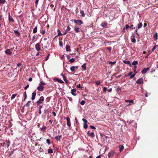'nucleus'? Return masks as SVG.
<instances>
[{"mask_svg":"<svg viewBox=\"0 0 158 158\" xmlns=\"http://www.w3.org/2000/svg\"><path fill=\"white\" fill-rule=\"evenodd\" d=\"M57 32H58V34L57 36L62 35V34L60 32V29H58Z\"/></svg>","mask_w":158,"mask_h":158,"instance_id":"35","label":"nucleus"},{"mask_svg":"<svg viewBox=\"0 0 158 158\" xmlns=\"http://www.w3.org/2000/svg\"><path fill=\"white\" fill-rule=\"evenodd\" d=\"M46 127L45 126H44L41 128V130L42 131H44L46 129Z\"/></svg>","mask_w":158,"mask_h":158,"instance_id":"55","label":"nucleus"},{"mask_svg":"<svg viewBox=\"0 0 158 158\" xmlns=\"http://www.w3.org/2000/svg\"><path fill=\"white\" fill-rule=\"evenodd\" d=\"M136 83L141 84L143 83V80L142 78H140L137 80L136 81Z\"/></svg>","mask_w":158,"mask_h":158,"instance_id":"4","label":"nucleus"},{"mask_svg":"<svg viewBox=\"0 0 158 158\" xmlns=\"http://www.w3.org/2000/svg\"><path fill=\"white\" fill-rule=\"evenodd\" d=\"M45 83L43 82L42 81H41L40 82V83L39 84V85H41L43 86V85H45Z\"/></svg>","mask_w":158,"mask_h":158,"instance_id":"37","label":"nucleus"},{"mask_svg":"<svg viewBox=\"0 0 158 158\" xmlns=\"http://www.w3.org/2000/svg\"><path fill=\"white\" fill-rule=\"evenodd\" d=\"M82 121L85 123H87V120L84 118H83L82 119Z\"/></svg>","mask_w":158,"mask_h":158,"instance_id":"56","label":"nucleus"},{"mask_svg":"<svg viewBox=\"0 0 158 158\" xmlns=\"http://www.w3.org/2000/svg\"><path fill=\"white\" fill-rule=\"evenodd\" d=\"M16 94H13L12 95V96L11 98V99L13 100L15 98V97L16 96Z\"/></svg>","mask_w":158,"mask_h":158,"instance_id":"38","label":"nucleus"},{"mask_svg":"<svg viewBox=\"0 0 158 158\" xmlns=\"http://www.w3.org/2000/svg\"><path fill=\"white\" fill-rule=\"evenodd\" d=\"M77 88H79L80 89H82V87L81 86L80 84H79L77 85Z\"/></svg>","mask_w":158,"mask_h":158,"instance_id":"47","label":"nucleus"},{"mask_svg":"<svg viewBox=\"0 0 158 158\" xmlns=\"http://www.w3.org/2000/svg\"><path fill=\"white\" fill-rule=\"evenodd\" d=\"M132 42L135 43L136 42V39L135 38V36L134 35H133L131 38Z\"/></svg>","mask_w":158,"mask_h":158,"instance_id":"19","label":"nucleus"},{"mask_svg":"<svg viewBox=\"0 0 158 158\" xmlns=\"http://www.w3.org/2000/svg\"><path fill=\"white\" fill-rule=\"evenodd\" d=\"M59 44L60 46L61 47H63V43L62 42L60 41H59Z\"/></svg>","mask_w":158,"mask_h":158,"instance_id":"51","label":"nucleus"},{"mask_svg":"<svg viewBox=\"0 0 158 158\" xmlns=\"http://www.w3.org/2000/svg\"><path fill=\"white\" fill-rule=\"evenodd\" d=\"M85 101L84 100H82V101L81 102H80V104L82 105H84V104H85Z\"/></svg>","mask_w":158,"mask_h":158,"instance_id":"46","label":"nucleus"},{"mask_svg":"<svg viewBox=\"0 0 158 158\" xmlns=\"http://www.w3.org/2000/svg\"><path fill=\"white\" fill-rule=\"evenodd\" d=\"M123 63L126 64H127L130 66L131 65V62L130 61L124 60L123 61Z\"/></svg>","mask_w":158,"mask_h":158,"instance_id":"22","label":"nucleus"},{"mask_svg":"<svg viewBox=\"0 0 158 158\" xmlns=\"http://www.w3.org/2000/svg\"><path fill=\"white\" fill-rule=\"evenodd\" d=\"M45 30H43L42 32V34L43 35H44L45 34Z\"/></svg>","mask_w":158,"mask_h":158,"instance_id":"63","label":"nucleus"},{"mask_svg":"<svg viewBox=\"0 0 158 158\" xmlns=\"http://www.w3.org/2000/svg\"><path fill=\"white\" fill-rule=\"evenodd\" d=\"M36 95V93L35 92H34L32 93L31 96V100H33L35 99Z\"/></svg>","mask_w":158,"mask_h":158,"instance_id":"14","label":"nucleus"},{"mask_svg":"<svg viewBox=\"0 0 158 158\" xmlns=\"http://www.w3.org/2000/svg\"><path fill=\"white\" fill-rule=\"evenodd\" d=\"M90 127L92 129H96V128L94 126H90Z\"/></svg>","mask_w":158,"mask_h":158,"instance_id":"59","label":"nucleus"},{"mask_svg":"<svg viewBox=\"0 0 158 158\" xmlns=\"http://www.w3.org/2000/svg\"><path fill=\"white\" fill-rule=\"evenodd\" d=\"M67 120V124L69 127H70L71 126V124L70 121V119L68 117L66 118Z\"/></svg>","mask_w":158,"mask_h":158,"instance_id":"6","label":"nucleus"},{"mask_svg":"<svg viewBox=\"0 0 158 158\" xmlns=\"http://www.w3.org/2000/svg\"><path fill=\"white\" fill-rule=\"evenodd\" d=\"M142 24L141 23H140L138 25V29H140L142 27Z\"/></svg>","mask_w":158,"mask_h":158,"instance_id":"30","label":"nucleus"},{"mask_svg":"<svg viewBox=\"0 0 158 158\" xmlns=\"http://www.w3.org/2000/svg\"><path fill=\"white\" fill-rule=\"evenodd\" d=\"M52 114L54 116H56V113L55 112L53 111L52 112Z\"/></svg>","mask_w":158,"mask_h":158,"instance_id":"64","label":"nucleus"},{"mask_svg":"<svg viewBox=\"0 0 158 158\" xmlns=\"http://www.w3.org/2000/svg\"><path fill=\"white\" fill-rule=\"evenodd\" d=\"M157 48H158V45H155L153 48L152 49V51L153 52Z\"/></svg>","mask_w":158,"mask_h":158,"instance_id":"34","label":"nucleus"},{"mask_svg":"<svg viewBox=\"0 0 158 158\" xmlns=\"http://www.w3.org/2000/svg\"><path fill=\"white\" fill-rule=\"evenodd\" d=\"M46 143L48 145H50V141L49 139H47L46 140Z\"/></svg>","mask_w":158,"mask_h":158,"instance_id":"40","label":"nucleus"},{"mask_svg":"<svg viewBox=\"0 0 158 158\" xmlns=\"http://www.w3.org/2000/svg\"><path fill=\"white\" fill-rule=\"evenodd\" d=\"M158 35L156 32L155 33L153 36V38L154 39L157 40L158 39Z\"/></svg>","mask_w":158,"mask_h":158,"instance_id":"26","label":"nucleus"},{"mask_svg":"<svg viewBox=\"0 0 158 158\" xmlns=\"http://www.w3.org/2000/svg\"><path fill=\"white\" fill-rule=\"evenodd\" d=\"M87 134L89 136L92 138H94L95 136L94 133L93 132L90 133L89 131H88L87 132Z\"/></svg>","mask_w":158,"mask_h":158,"instance_id":"5","label":"nucleus"},{"mask_svg":"<svg viewBox=\"0 0 158 158\" xmlns=\"http://www.w3.org/2000/svg\"><path fill=\"white\" fill-rule=\"evenodd\" d=\"M86 63H84L81 66L82 69L83 71H85L86 70Z\"/></svg>","mask_w":158,"mask_h":158,"instance_id":"17","label":"nucleus"},{"mask_svg":"<svg viewBox=\"0 0 158 158\" xmlns=\"http://www.w3.org/2000/svg\"><path fill=\"white\" fill-rule=\"evenodd\" d=\"M39 1V0H36V1H35V6H37L38 5Z\"/></svg>","mask_w":158,"mask_h":158,"instance_id":"54","label":"nucleus"},{"mask_svg":"<svg viewBox=\"0 0 158 158\" xmlns=\"http://www.w3.org/2000/svg\"><path fill=\"white\" fill-rule=\"evenodd\" d=\"M37 89L39 91H42L44 89V87L43 86L39 85L37 87Z\"/></svg>","mask_w":158,"mask_h":158,"instance_id":"12","label":"nucleus"},{"mask_svg":"<svg viewBox=\"0 0 158 158\" xmlns=\"http://www.w3.org/2000/svg\"><path fill=\"white\" fill-rule=\"evenodd\" d=\"M35 49L37 51H39L40 50V43H38L35 45Z\"/></svg>","mask_w":158,"mask_h":158,"instance_id":"3","label":"nucleus"},{"mask_svg":"<svg viewBox=\"0 0 158 158\" xmlns=\"http://www.w3.org/2000/svg\"><path fill=\"white\" fill-rule=\"evenodd\" d=\"M80 13L81 14V16L83 17H84L85 16V14H84V11L82 10H80Z\"/></svg>","mask_w":158,"mask_h":158,"instance_id":"24","label":"nucleus"},{"mask_svg":"<svg viewBox=\"0 0 158 158\" xmlns=\"http://www.w3.org/2000/svg\"><path fill=\"white\" fill-rule=\"evenodd\" d=\"M23 96L24 98V100L25 101V99H26L27 98L26 91H25L23 94Z\"/></svg>","mask_w":158,"mask_h":158,"instance_id":"25","label":"nucleus"},{"mask_svg":"<svg viewBox=\"0 0 158 158\" xmlns=\"http://www.w3.org/2000/svg\"><path fill=\"white\" fill-rule=\"evenodd\" d=\"M125 102H129L130 103H133L134 102V101L132 100H131V99H126L125 100ZM131 105L130 103L128 104L127 105Z\"/></svg>","mask_w":158,"mask_h":158,"instance_id":"13","label":"nucleus"},{"mask_svg":"<svg viewBox=\"0 0 158 158\" xmlns=\"http://www.w3.org/2000/svg\"><path fill=\"white\" fill-rule=\"evenodd\" d=\"M107 49L109 50V52H110L111 50V47H109L107 48Z\"/></svg>","mask_w":158,"mask_h":158,"instance_id":"57","label":"nucleus"},{"mask_svg":"<svg viewBox=\"0 0 158 158\" xmlns=\"http://www.w3.org/2000/svg\"><path fill=\"white\" fill-rule=\"evenodd\" d=\"M2 144L3 145L2 146L5 147V146L6 145V143H5V142H3L2 143Z\"/></svg>","mask_w":158,"mask_h":158,"instance_id":"62","label":"nucleus"},{"mask_svg":"<svg viewBox=\"0 0 158 158\" xmlns=\"http://www.w3.org/2000/svg\"><path fill=\"white\" fill-rule=\"evenodd\" d=\"M7 144L6 145V146H7V148H8L10 146V142L9 140H8L7 141Z\"/></svg>","mask_w":158,"mask_h":158,"instance_id":"42","label":"nucleus"},{"mask_svg":"<svg viewBox=\"0 0 158 158\" xmlns=\"http://www.w3.org/2000/svg\"><path fill=\"white\" fill-rule=\"evenodd\" d=\"M70 69L71 71H72V72L74 71L75 69V66H72L71 67Z\"/></svg>","mask_w":158,"mask_h":158,"instance_id":"33","label":"nucleus"},{"mask_svg":"<svg viewBox=\"0 0 158 158\" xmlns=\"http://www.w3.org/2000/svg\"><path fill=\"white\" fill-rule=\"evenodd\" d=\"M138 64V62L137 61H133L132 63V64L133 65L136 66L135 65L137 64Z\"/></svg>","mask_w":158,"mask_h":158,"instance_id":"27","label":"nucleus"},{"mask_svg":"<svg viewBox=\"0 0 158 158\" xmlns=\"http://www.w3.org/2000/svg\"><path fill=\"white\" fill-rule=\"evenodd\" d=\"M114 152H111L108 153V157L109 158H110V157L113 156H114Z\"/></svg>","mask_w":158,"mask_h":158,"instance_id":"18","label":"nucleus"},{"mask_svg":"<svg viewBox=\"0 0 158 158\" xmlns=\"http://www.w3.org/2000/svg\"><path fill=\"white\" fill-rule=\"evenodd\" d=\"M31 102V101H28L27 103V104H26V106H27V107H28L29 106H30V105H29V103H30Z\"/></svg>","mask_w":158,"mask_h":158,"instance_id":"48","label":"nucleus"},{"mask_svg":"<svg viewBox=\"0 0 158 158\" xmlns=\"http://www.w3.org/2000/svg\"><path fill=\"white\" fill-rule=\"evenodd\" d=\"M9 17H8V19L9 22H11L13 23L14 22V20L13 19V18L10 16V13H9Z\"/></svg>","mask_w":158,"mask_h":158,"instance_id":"8","label":"nucleus"},{"mask_svg":"<svg viewBox=\"0 0 158 158\" xmlns=\"http://www.w3.org/2000/svg\"><path fill=\"white\" fill-rule=\"evenodd\" d=\"M121 90V88L119 87H118L116 89V91L117 93H118L120 92Z\"/></svg>","mask_w":158,"mask_h":158,"instance_id":"32","label":"nucleus"},{"mask_svg":"<svg viewBox=\"0 0 158 158\" xmlns=\"http://www.w3.org/2000/svg\"><path fill=\"white\" fill-rule=\"evenodd\" d=\"M116 63V61H114V62H112V61H110L109 62V64H115Z\"/></svg>","mask_w":158,"mask_h":158,"instance_id":"49","label":"nucleus"},{"mask_svg":"<svg viewBox=\"0 0 158 158\" xmlns=\"http://www.w3.org/2000/svg\"><path fill=\"white\" fill-rule=\"evenodd\" d=\"M69 62L71 63L75 61V59L73 58H72L69 60Z\"/></svg>","mask_w":158,"mask_h":158,"instance_id":"44","label":"nucleus"},{"mask_svg":"<svg viewBox=\"0 0 158 158\" xmlns=\"http://www.w3.org/2000/svg\"><path fill=\"white\" fill-rule=\"evenodd\" d=\"M71 29L69 27V25L67 26V28L66 29L65 31L66 32H68V31H69Z\"/></svg>","mask_w":158,"mask_h":158,"instance_id":"36","label":"nucleus"},{"mask_svg":"<svg viewBox=\"0 0 158 158\" xmlns=\"http://www.w3.org/2000/svg\"><path fill=\"white\" fill-rule=\"evenodd\" d=\"M133 25L132 24L130 27H129V28L131 29H133V28L135 29V27L133 28Z\"/></svg>","mask_w":158,"mask_h":158,"instance_id":"58","label":"nucleus"},{"mask_svg":"<svg viewBox=\"0 0 158 158\" xmlns=\"http://www.w3.org/2000/svg\"><path fill=\"white\" fill-rule=\"evenodd\" d=\"M12 52L10 49H7L5 51L6 54L8 55H10L12 54Z\"/></svg>","mask_w":158,"mask_h":158,"instance_id":"10","label":"nucleus"},{"mask_svg":"<svg viewBox=\"0 0 158 158\" xmlns=\"http://www.w3.org/2000/svg\"><path fill=\"white\" fill-rule=\"evenodd\" d=\"M137 66H134V71L135 72L134 73L136 74L137 73V72L136 71V68H137Z\"/></svg>","mask_w":158,"mask_h":158,"instance_id":"41","label":"nucleus"},{"mask_svg":"<svg viewBox=\"0 0 158 158\" xmlns=\"http://www.w3.org/2000/svg\"><path fill=\"white\" fill-rule=\"evenodd\" d=\"M14 31L16 34L18 35H20V33L18 31L15 30H14Z\"/></svg>","mask_w":158,"mask_h":158,"instance_id":"31","label":"nucleus"},{"mask_svg":"<svg viewBox=\"0 0 158 158\" xmlns=\"http://www.w3.org/2000/svg\"><path fill=\"white\" fill-rule=\"evenodd\" d=\"M61 76L62 77H63V78L64 80L66 82V83L67 84H69V81H67L64 75V74H63L61 73Z\"/></svg>","mask_w":158,"mask_h":158,"instance_id":"9","label":"nucleus"},{"mask_svg":"<svg viewBox=\"0 0 158 158\" xmlns=\"http://www.w3.org/2000/svg\"><path fill=\"white\" fill-rule=\"evenodd\" d=\"M83 127L85 129H86L87 128L88 126H87V123H84V125H83Z\"/></svg>","mask_w":158,"mask_h":158,"instance_id":"39","label":"nucleus"},{"mask_svg":"<svg viewBox=\"0 0 158 158\" xmlns=\"http://www.w3.org/2000/svg\"><path fill=\"white\" fill-rule=\"evenodd\" d=\"M53 150L52 148H50L48 150V153H53Z\"/></svg>","mask_w":158,"mask_h":158,"instance_id":"29","label":"nucleus"},{"mask_svg":"<svg viewBox=\"0 0 158 158\" xmlns=\"http://www.w3.org/2000/svg\"><path fill=\"white\" fill-rule=\"evenodd\" d=\"M61 135H57L55 137V139L57 141H59L61 138Z\"/></svg>","mask_w":158,"mask_h":158,"instance_id":"21","label":"nucleus"},{"mask_svg":"<svg viewBox=\"0 0 158 158\" xmlns=\"http://www.w3.org/2000/svg\"><path fill=\"white\" fill-rule=\"evenodd\" d=\"M66 50L68 52H70V46L66 45L65 47Z\"/></svg>","mask_w":158,"mask_h":158,"instance_id":"16","label":"nucleus"},{"mask_svg":"<svg viewBox=\"0 0 158 158\" xmlns=\"http://www.w3.org/2000/svg\"><path fill=\"white\" fill-rule=\"evenodd\" d=\"M136 74V73H134L132 74V75H131L130 76V78H133L135 76Z\"/></svg>","mask_w":158,"mask_h":158,"instance_id":"52","label":"nucleus"},{"mask_svg":"<svg viewBox=\"0 0 158 158\" xmlns=\"http://www.w3.org/2000/svg\"><path fill=\"white\" fill-rule=\"evenodd\" d=\"M103 90L104 92H106L107 90V88L106 87H104L103 88Z\"/></svg>","mask_w":158,"mask_h":158,"instance_id":"53","label":"nucleus"},{"mask_svg":"<svg viewBox=\"0 0 158 158\" xmlns=\"http://www.w3.org/2000/svg\"><path fill=\"white\" fill-rule=\"evenodd\" d=\"M57 81L59 83H64V82L60 79H57Z\"/></svg>","mask_w":158,"mask_h":158,"instance_id":"43","label":"nucleus"},{"mask_svg":"<svg viewBox=\"0 0 158 158\" xmlns=\"http://www.w3.org/2000/svg\"><path fill=\"white\" fill-rule=\"evenodd\" d=\"M76 89H73L71 90V93L73 95V96H75L76 95V94L75 93V92H76Z\"/></svg>","mask_w":158,"mask_h":158,"instance_id":"11","label":"nucleus"},{"mask_svg":"<svg viewBox=\"0 0 158 158\" xmlns=\"http://www.w3.org/2000/svg\"><path fill=\"white\" fill-rule=\"evenodd\" d=\"M74 30L76 32L78 33L80 31V28L79 27H75Z\"/></svg>","mask_w":158,"mask_h":158,"instance_id":"23","label":"nucleus"},{"mask_svg":"<svg viewBox=\"0 0 158 158\" xmlns=\"http://www.w3.org/2000/svg\"><path fill=\"white\" fill-rule=\"evenodd\" d=\"M44 100V97L43 96H41L39 100L36 102L37 106H38L40 104L43 103Z\"/></svg>","mask_w":158,"mask_h":158,"instance_id":"1","label":"nucleus"},{"mask_svg":"<svg viewBox=\"0 0 158 158\" xmlns=\"http://www.w3.org/2000/svg\"><path fill=\"white\" fill-rule=\"evenodd\" d=\"M29 87V85H27L24 87V89L25 90L27 89Z\"/></svg>","mask_w":158,"mask_h":158,"instance_id":"61","label":"nucleus"},{"mask_svg":"<svg viewBox=\"0 0 158 158\" xmlns=\"http://www.w3.org/2000/svg\"><path fill=\"white\" fill-rule=\"evenodd\" d=\"M119 151L121 152L124 149V146L123 145H121L119 146Z\"/></svg>","mask_w":158,"mask_h":158,"instance_id":"20","label":"nucleus"},{"mask_svg":"<svg viewBox=\"0 0 158 158\" xmlns=\"http://www.w3.org/2000/svg\"><path fill=\"white\" fill-rule=\"evenodd\" d=\"M128 28H129V26L127 24L125 25V28H124L123 30L125 29H127Z\"/></svg>","mask_w":158,"mask_h":158,"instance_id":"50","label":"nucleus"},{"mask_svg":"<svg viewBox=\"0 0 158 158\" xmlns=\"http://www.w3.org/2000/svg\"><path fill=\"white\" fill-rule=\"evenodd\" d=\"M149 68H145L143 69V70L141 71V73H145L147 72L149 70Z\"/></svg>","mask_w":158,"mask_h":158,"instance_id":"7","label":"nucleus"},{"mask_svg":"<svg viewBox=\"0 0 158 158\" xmlns=\"http://www.w3.org/2000/svg\"><path fill=\"white\" fill-rule=\"evenodd\" d=\"M37 31V26H36L33 30V33H36Z\"/></svg>","mask_w":158,"mask_h":158,"instance_id":"28","label":"nucleus"},{"mask_svg":"<svg viewBox=\"0 0 158 158\" xmlns=\"http://www.w3.org/2000/svg\"><path fill=\"white\" fill-rule=\"evenodd\" d=\"M95 83L96 85H99L100 83V81H97L95 82Z\"/></svg>","mask_w":158,"mask_h":158,"instance_id":"45","label":"nucleus"},{"mask_svg":"<svg viewBox=\"0 0 158 158\" xmlns=\"http://www.w3.org/2000/svg\"><path fill=\"white\" fill-rule=\"evenodd\" d=\"M74 22L77 24L79 25H81V24H83V22L82 21L79 20H74Z\"/></svg>","mask_w":158,"mask_h":158,"instance_id":"2","label":"nucleus"},{"mask_svg":"<svg viewBox=\"0 0 158 158\" xmlns=\"http://www.w3.org/2000/svg\"><path fill=\"white\" fill-rule=\"evenodd\" d=\"M49 55L48 54L45 59V60L47 61L49 58Z\"/></svg>","mask_w":158,"mask_h":158,"instance_id":"60","label":"nucleus"},{"mask_svg":"<svg viewBox=\"0 0 158 158\" xmlns=\"http://www.w3.org/2000/svg\"><path fill=\"white\" fill-rule=\"evenodd\" d=\"M101 26L103 27H106L107 26V23L106 22H104L101 24Z\"/></svg>","mask_w":158,"mask_h":158,"instance_id":"15","label":"nucleus"}]
</instances>
